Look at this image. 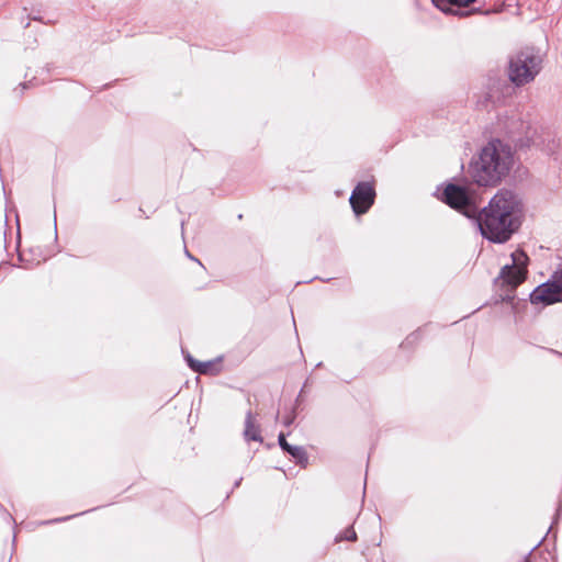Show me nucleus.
<instances>
[{
  "label": "nucleus",
  "mask_w": 562,
  "mask_h": 562,
  "mask_svg": "<svg viewBox=\"0 0 562 562\" xmlns=\"http://www.w3.org/2000/svg\"><path fill=\"white\" fill-rule=\"evenodd\" d=\"M525 218L521 198L513 191L501 190L481 210L476 223L483 237L504 244L518 232Z\"/></svg>",
  "instance_id": "f257e3e1"
},
{
  "label": "nucleus",
  "mask_w": 562,
  "mask_h": 562,
  "mask_svg": "<svg viewBox=\"0 0 562 562\" xmlns=\"http://www.w3.org/2000/svg\"><path fill=\"white\" fill-rule=\"evenodd\" d=\"M514 164L512 149L501 140L490 142L470 164V173L480 186H495Z\"/></svg>",
  "instance_id": "f03ea898"
},
{
  "label": "nucleus",
  "mask_w": 562,
  "mask_h": 562,
  "mask_svg": "<svg viewBox=\"0 0 562 562\" xmlns=\"http://www.w3.org/2000/svg\"><path fill=\"white\" fill-rule=\"evenodd\" d=\"M542 58L532 49L517 54L510 60L509 78L516 85H525L533 80L541 68Z\"/></svg>",
  "instance_id": "7ed1b4c3"
},
{
  "label": "nucleus",
  "mask_w": 562,
  "mask_h": 562,
  "mask_svg": "<svg viewBox=\"0 0 562 562\" xmlns=\"http://www.w3.org/2000/svg\"><path fill=\"white\" fill-rule=\"evenodd\" d=\"M512 265H506L501 270L496 284L506 286L509 290L518 286L526 278L528 256L522 250H516L512 254Z\"/></svg>",
  "instance_id": "20e7f679"
},
{
  "label": "nucleus",
  "mask_w": 562,
  "mask_h": 562,
  "mask_svg": "<svg viewBox=\"0 0 562 562\" xmlns=\"http://www.w3.org/2000/svg\"><path fill=\"white\" fill-rule=\"evenodd\" d=\"M439 199L468 217L477 213L473 196L463 187L450 183L442 190Z\"/></svg>",
  "instance_id": "39448f33"
},
{
  "label": "nucleus",
  "mask_w": 562,
  "mask_h": 562,
  "mask_svg": "<svg viewBox=\"0 0 562 562\" xmlns=\"http://www.w3.org/2000/svg\"><path fill=\"white\" fill-rule=\"evenodd\" d=\"M532 304L550 305L562 302V271L553 279L537 286L530 294Z\"/></svg>",
  "instance_id": "423d86ee"
},
{
  "label": "nucleus",
  "mask_w": 562,
  "mask_h": 562,
  "mask_svg": "<svg viewBox=\"0 0 562 562\" xmlns=\"http://www.w3.org/2000/svg\"><path fill=\"white\" fill-rule=\"evenodd\" d=\"M375 192L369 182H360L353 190L349 201L357 214L366 213L374 202Z\"/></svg>",
  "instance_id": "0eeeda50"
},
{
  "label": "nucleus",
  "mask_w": 562,
  "mask_h": 562,
  "mask_svg": "<svg viewBox=\"0 0 562 562\" xmlns=\"http://www.w3.org/2000/svg\"><path fill=\"white\" fill-rule=\"evenodd\" d=\"M279 445L283 450L289 452L299 462H303L306 460V454L303 448L289 445L283 434L279 435Z\"/></svg>",
  "instance_id": "6e6552de"
},
{
  "label": "nucleus",
  "mask_w": 562,
  "mask_h": 562,
  "mask_svg": "<svg viewBox=\"0 0 562 562\" xmlns=\"http://www.w3.org/2000/svg\"><path fill=\"white\" fill-rule=\"evenodd\" d=\"M475 0H432L434 4L445 13H457L451 9L452 5L467 7Z\"/></svg>",
  "instance_id": "1a4fd4ad"
},
{
  "label": "nucleus",
  "mask_w": 562,
  "mask_h": 562,
  "mask_svg": "<svg viewBox=\"0 0 562 562\" xmlns=\"http://www.w3.org/2000/svg\"><path fill=\"white\" fill-rule=\"evenodd\" d=\"M244 435L247 440L261 441L259 427L256 425L250 413H248L247 417H246V426H245Z\"/></svg>",
  "instance_id": "9d476101"
},
{
  "label": "nucleus",
  "mask_w": 562,
  "mask_h": 562,
  "mask_svg": "<svg viewBox=\"0 0 562 562\" xmlns=\"http://www.w3.org/2000/svg\"><path fill=\"white\" fill-rule=\"evenodd\" d=\"M187 360H188L190 368H192L194 371L200 372V373H207L212 368L211 362H204V363L196 362L190 356L187 357Z\"/></svg>",
  "instance_id": "9b49d317"
},
{
  "label": "nucleus",
  "mask_w": 562,
  "mask_h": 562,
  "mask_svg": "<svg viewBox=\"0 0 562 562\" xmlns=\"http://www.w3.org/2000/svg\"><path fill=\"white\" fill-rule=\"evenodd\" d=\"M344 539H346V540H356V532L352 529H348L345 532Z\"/></svg>",
  "instance_id": "f8f14e48"
},
{
  "label": "nucleus",
  "mask_w": 562,
  "mask_h": 562,
  "mask_svg": "<svg viewBox=\"0 0 562 562\" xmlns=\"http://www.w3.org/2000/svg\"><path fill=\"white\" fill-rule=\"evenodd\" d=\"M187 257H189V258H191V259L195 260L193 257H191V255H190L189 252H187Z\"/></svg>",
  "instance_id": "ddd939ff"
}]
</instances>
